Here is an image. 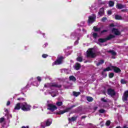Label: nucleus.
<instances>
[{
    "label": "nucleus",
    "instance_id": "1",
    "mask_svg": "<svg viewBox=\"0 0 128 128\" xmlns=\"http://www.w3.org/2000/svg\"><path fill=\"white\" fill-rule=\"evenodd\" d=\"M60 86H62L60 85H58L56 83H46L44 86L46 88H48L47 90V92L50 94L52 98H54V96L58 95V90H56V88H60Z\"/></svg>",
    "mask_w": 128,
    "mask_h": 128
},
{
    "label": "nucleus",
    "instance_id": "2",
    "mask_svg": "<svg viewBox=\"0 0 128 128\" xmlns=\"http://www.w3.org/2000/svg\"><path fill=\"white\" fill-rule=\"evenodd\" d=\"M80 30H76V32H73L71 33L70 34V38H72L74 39L75 38H77V40H76L74 43V45L76 46L77 44H78V40H80Z\"/></svg>",
    "mask_w": 128,
    "mask_h": 128
},
{
    "label": "nucleus",
    "instance_id": "3",
    "mask_svg": "<svg viewBox=\"0 0 128 128\" xmlns=\"http://www.w3.org/2000/svg\"><path fill=\"white\" fill-rule=\"evenodd\" d=\"M109 70H114V72H120V69L116 66H110L106 69H104V72H109Z\"/></svg>",
    "mask_w": 128,
    "mask_h": 128
},
{
    "label": "nucleus",
    "instance_id": "4",
    "mask_svg": "<svg viewBox=\"0 0 128 128\" xmlns=\"http://www.w3.org/2000/svg\"><path fill=\"white\" fill-rule=\"evenodd\" d=\"M21 109L24 112H28L30 110V106L26 102L20 103Z\"/></svg>",
    "mask_w": 128,
    "mask_h": 128
},
{
    "label": "nucleus",
    "instance_id": "5",
    "mask_svg": "<svg viewBox=\"0 0 128 128\" xmlns=\"http://www.w3.org/2000/svg\"><path fill=\"white\" fill-rule=\"evenodd\" d=\"M96 56L94 49L90 48L87 51V56L88 58H96Z\"/></svg>",
    "mask_w": 128,
    "mask_h": 128
},
{
    "label": "nucleus",
    "instance_id": "6",
    "mask_svg": "<svg viewBox=\"0 0 128 128\" xmlns=\"http://www.w3.org/2000/svg\"><path fill=\"white\" fill-rule=\"evenodd\" d=\"M52 119H48L46 122H42L41 123V128H45L46 126H50V124H52Z\"/></svg>",
    "mask_w": 128,
    "mask_h": 128
},
{
    "label": "nucleus",
    "instance_id": "7",
    "mask_svg": "<svg viewBox=\"0 0 128 128\" xmlns=\"http://www.w3.org/2000/svg\"><path fill=\"white\" fill-rule=\"evenodd\" d=\"M96 14H93L92 16H89L88 21V26H90V24H94V22H96Z\"/></svg>",
    "mask_w": 128,
    "mask_h": 128
},
{
    "label": "nucleus",
    "instance_id": "8",
    "mask_svg": "<svg viewBox=\"0 0 128 128\" xmlns=\"http://www.w3.org/2000/svg\"><path fill=\"white\" fill-rule=\"evenodd\" d=\"M62 60H64V57L62 56L58 57L57 60L52 64V66L62 64Z\"/></svg>",
    "mask_w": 128,
    "mask_h": 128
},
{
    "label": "nucleus",
    "instance_id": "9",
    "mask_svg": "<svg viewBox=\"0 0 128 128\" xmlns=\"http://www.w3.org/2000/svg\"><path fill=\"white\" fill-rule=\"evenodd\" d=\"M114 38V35L110 34L106 38L99 39L98 42H106V40H112V38Z\"/></svg>",
    "mask_w": 128,
    "mask_h": 128
},
{
    "label": "nucleus",
    "instance_id": "10",
    "mask_svg": "<svg viewBox=\"0 0 128 128\" xmlns=\"http://www.w3.org/2000/svg\"><path fill=\"white\" fill-rule=\"evenodd\" d=\"M56 108H58L52 104H48V110H49L51 112H54Z\"/></svg>",
    "mask_w": 128,
    "mask_h": 128
},
{
    "label": "nucleus",
    "instance_id": "11",
    "mask_svg": "<svg viewBox=\"0 0 128 128\" xmlns=\"http://www.w3.org/2000/svg\"><path fill=\"white\" fill-rule=\"evenodd\" d=\"M72 46H70L64 50V52H66V56H70V54L72 52H70V50H72Z\"/></svg>",
    "mask_w": 128,
    "mask_h": 128
},
{
    "label": "nucleus",
    "instance_id": "12",
    "mask_svg": "<svg viewBox=\"0 0 128 128\" xmlns=\"http://www.w3.org/2000/svg\"><path fill=\"white\" fill-rule=\"evenodd\" d=\"M108 94L109 96H114L116 94V92H114V90L112 89H108Z\"/></svg>",
    "mask_w": 128,
    "mask_h": 128
},
{
    "label": "nucleus",
    "instance_id": "13",
    "mask_svg": "<svg viewBox=\"0 0 128 128\" xmlns=\"http://www.w3.org/2000/svg\"><path fill=\"white\" fill-rule=\"evenodd\" d=\"M128 98V90L126 91L124 94V95L122 96V100H124V102H126V100H127Z\"/></svg>",
    "mask_w": 128,
    "mask_h": 128
},
{
    "label": "nucleus",
    "instance_id": "14",
    "mask_svg": "<svg viewBox=\"0 0 128 128\" xmlns=\"http://www.w3.org/2000/svg\"><path fill=\"white\" fill-rule=\"evenodd\" d=\"M104 8H102L100 9L98 14L99 16H104Z\"/></svg>",
    "mask_w": 128,
    "mask_h": 128
},
{
    "label": "nucleus",
    "instance_id": "15",
    "mask_svg": "<svg viewBox=\"0 0 128 128\" xmlns=\"http://www.w3.org/2000/svg\"><path fill=\"white\" fill-rule=\"evenodd\" d=\"M112 32L116 36H120V32L118 31V29L114 28L112 30Z\"/></svg>",
    "mask_w": 128,
    "mask_h": 128
},
{
    "label": "nucleus",
    "instance_id": "16",
    "mask_svg": "<svg viewBox=\"0 0 128 128\" xmlns=\"http://www.w3.org/2000/svg\"><path fill=\"white\" fill-rule=\"evenodd\" d=\"M22 108V105H20V103H18L16 104L14 107V110H20Z\"/></svg>",
    "mask_w": 128,
    "mask_h": 128
},
{
    "label": "nucleus",
    "instance_id": "17",
    "mask_svg": "<svg viewBox=\"0 0 128 128\" xmlns=\"http://www.w3.org/2000/svg\"><path fill=\"white\" fill-rule=\"evenodd\" d=\"M68 110H70V108H68L66 109V110H60L58 112V114H64V112H68Z\"/></svg>",
    "mask_w": 128,
    "mask_h": 128
},
{
    "label": "nucleus",
    "instance_id": "18",
    "mask_svg": "<svg viewBox=\"0 0 128 128\" xmlns=\"http://www.w3.org/2000/svg\"><path fill=\"white\" fill-rule=\"evenodd\" d=\"M116 8H117L122 10V8H126V6L122 5V4H117Z\"/></svg>",
    "mask_w": 128,
    "mask_h": 128
},
{
    "label": "nucleus",
    "instance_id": "19",
    "mask_svg": "<svg viewBox=\"0 0 128 128\" xmlns=\"http://www.w3.org/2000/svg\"><path fill=\"white\" fill-rule=\"evenodd\" d=\"M80 68V64L78 63H76V64L74 66V69L76 70H78Z\"/></svg>",
    "mask_w": 128,
    "mask_h": 128
},
{
    "label": "nucleus",
    "instance_id": "20",
    "mask_svg": "<svg viewBox=\"0 0 128 128\" xmlns=\"http://www.w3.org/2000/svg\"><path fill=\"white\" fill-rule=\"evenodd\" d=\"M92 34L94 38V40H96V38H99V36H100L96 32H92Z\"/></svg>",
    "mask_w": 128,
    "mask_h": 128
},
{
    "label": "nucleus",
    "instance_id": "21",
    "mask_svg": "<svg viewBox=\"0 0 128 128\" xmlns=\"http://www.w3.org/2000/svg\"><path fill=\"white\" fill-rule=\"evenodd\" d=\"M93 29L94 30V32H100V30H102V28L94 26Z\"/></svg>",
    "mask_w": 128,
    "mask_h": 128
},
{
    "label": "nucleus",
    "instance_id": "22",
    "mask_svg": "<svg viewBox=\"0 0 128 128\" xmlns=\"http://www.w3.org/2000/svg\"><path fill=\"white\" fill-rule=\"evenodd\" d=\"M70 80H72V82H76V79L75 78V77L73 76H71L69 77Z\"/></svg>",
    "mask_w": 128,
    "mask_h": 128
},
{
    "label": "nucleus",
    "instance_id": "23",
    "mask_svg": "<svg viewBox=\"0 0 128 128\" xmlns=\"http://www.w3.org/2000/svg\"><path fill=\"white\" fill-rule=\"evenodd\" d=\"M104 60H100L98 63L96 64V65L97 66H100V64H104Z\"/></svg>",
    "mask_w": 128,
    "mask_h": 128
},
{
    "label": "nucleus",
    "instance_id": "24",
    "mask_svg": "<svg viewBox=\"0 0 128 128\" xmlns=\"http://www.w3.org/2000/svg\"><path fill=\"white\" fill-rule=\"evenodd\" d=\"M32 84L35 86H40V82H38V81H36L32 83Z\"/></svg>",
    "mask_w": 128,
    "mask_h": 128
},
{
    "label": "nucleus",
    "instance_id": "25",
    "mask_svg": "<svg viewBox=\"0 0 128 128\" xmlns=\"http://www.w3.org/2000/svg\"><path fill=\"white\" fill-rule=\"evenodd\" d=\"M80 92H73V95L74 96H80Z\"/></svg>",
    "mask_w": 128,
    "mask_h": 128
},
{
    "label": "nucleus",
    "instance_id": "26",
    "mask_svg": "<svg viewBox=\"0 0 128 128\" xmlns=\"http://www.w3.org/2000/svg\"><path fill=\"white\" fill-rule=\"evenodd\" d=\"M32 80H34V78H31L30 79V80H29V82H28V84L26 86L27 88H28V86H30V84H32Z\"/></svg>",
    "mask_w": 128,
    "mask_h": 128
},
{
    "label": "nucleus",
    "instance_id": "27",
    "mask_svg": "<svg viewBox=\"0 0 128 128\" xmlns=\"http://www.w3.org/2000/svg\"><path fill=\"white\" fill-rule=\"evenodd\" d=\"M108 4L110 6H114V2L113 1H110L109 2Z\"/></svg>",
    "mask_w": 128,
    "mask_h": 128
},
{
    "label": "nucleus",
    "instance_id": "28",
    "mask_svg": "<svg viewBox=\"0 0 128 128\" xmlns=\"http://www.w3.org/2000/svg\"><path fill=\"white\" fill-rule=\"evenodd\" d=\"M76 120V116H73L71 118H69V120H70V122H74Z\"/></svg>",
    "mask_w": 128,
    "mask_h": 128
},
{
    "label": "nucleus",
    "instance_id": "29",
    "mask_svg": "<svg viewBox=\"0 0 128 128\" xmlns=\"http://www.w3.org/2000/svg\"><path fill=\"white\" fill-rule=\"evenodd\" d=\"M37 82H39V84H40V82H42V78L40 76L36 77Z\"/></svg>",
    "mask_w": 128,
    "mask_h": 128
},
{
    "label": "nucleus",
    "instance_id": "30",
    "mask_svg": "<svg viewBox=\"0 0 128 128\" xmlns=\"http://www.w3.org/2000/svg\"><path fill=\"white\" fill-rule=\"evenodd\" d=\"M87 100L88 102H92V100H94V99L92 97L88 96L87 97Z\"/></svg>",
    "mask_w": 128,
    "mask_h": 128
},
{
    "label": "nucleus",
    "instance_id": "31",
    "mask_svg": "<svg viewBox=\"0 0 128 128\" xmlns=\"http://www.w3.org/2000/svg\"><path fill=\"white\" fill-rule=\"evenodd\" d=\"M115 19L116 20H122V16H120L116 15L115 16Z\"/></svg>",
    "mask_w": 128,
    "mask_h": 128
},
{
    "label": "nucleus",
    "instance_id": "32",
    "mask_svg": "<svg viewBox=\"0 0 128 128\" xmlns=\"http://www.w3.org/2000/svg\"><path fill=\"white\" fill-rule=\"evenodd\" d=\"M106 4H108V2L106 1H104L100 3V4L106 6Z\"/></svg>",
    "mask_w": 128,
    "mask_h": 128
},
{
    "label": "nucleus",
    "instance_id": "33",
    "mask_svg": "<svg viewBox=\"0 0 128 128\" xmlns=\"http://www.w3.org/2000/svg\"><path fill=\"white\" fill-rule=\"evenodd\" d=\"M120 82L121 84H126V80H124V79H122L121 80H120Z\"/></svg>",
    "mask_w": 128,
    "mask_h": 128
},
{
    "label": "nucleus",
    "instance_id": "34",
    "mask_svg": "<svg viewBox=\"0 0 128 128\" xmlns=\"http://www.w3.org/2000/svg\"><path fill=\"white\" fill-rule=\"evenodd\" d=\"M77 62H82V58L80 56H78L77 58Z\"/></svg>",
    "mask_w": 128,
    "mask_h": 128
},
{
    "label": "nucleus",
    "instance_id": "35",
    "mask_svg": "<svg viewBox=\"0 0 128 128\" xmlns=\"http://www.w3.org/2000/svg\"><path fill=\"white\" fill-rule=\"evenodd\" d=\"M56 106H62V102H57Z\"/></svg>",
    "mask_w": 128,
    "mask_h": 128
},
{
    "label": "nucleus",
    "instance_id": "36",
    "mask_svg": "<svg viewBox=\"0 0 128 128\" xmlns=\"http://www.w3.org/2000/svg\"><path fill=\"white\" fill-rule=\"evenodd\" d=\"M48 55L46 54H43L42 55V58H48Z\"/></svg>",
    "mask_w": 128,
    "mask_h": 128
},
{
    "label": "nucleus",
    "instance_id": "37",
    "mask_svg": "<svg viewBox=\"0 0 128 128\" xmlns=\"http://www.w3.org/2000/svg\"><path fill=\"white\" fill-rule=\"evenodd\" d=\"M101 100L104 102H108V100L106 98H102Z\"/></svg>",
    "mask_w": 128,
    "mask_h": 128
},
{
    "label": "nucleus",
    "instance_id": "38",
    "mask_svg": "<svg viewBox=\"0 0 128 128\" xmlns=\"http://www.w3.org/2000/svg\"><path fill=\"white\" fill-rule=\"evenodd\" d=\"M108 30H104L100 32V34H104V32H108Z\"/></svg>",
    "mask_w": 128,
    "mask_h": 128
},
{
    "label": "nucleus",
    "instance_id": "39",
    "mask_svg": "<svg viewBox=\"0 0 128 128\" xmlns=\"http://www.w3.org/2000/svg\"><path fill=\"white\" fill-rule=\"evenodd\" d=\"M110 52L112 54V56H116V52L114 50L110 51Z\"/></svg>",
    "mask_w": 128,
    "mask_h": 128
},
{
    "label": "nucleus",
    "instance_id": "40",
    "mask_svg": "<svg viewBox=\"0 0 128 128\" xmlns=\"http://www.w3.org/2000/svg\"><path fill=\"white\" fill-rule=\"evenodd\" d=\"M104 112H106V110H104V109H101V110H99V112H100V114H104Z\"/></svg>",
    "mask_w": 128,
    "mask_h": 128
},
{
    "label": "nucleus",
    "instance_id": "41",
    "mask_svg": "<svg viewBox=\"0 0 128 128\" xmlns=\"http://www.w3.org/2000/svg\"><path fill=\"white\" fill-rule=\"evenodd\" d=\"M4 122V118H0V122Z\"/></svg>",
    "mask_w": 128,
    "mask_h": 128
},
{
    "label": "nucleus",
    "instance_id": "42",
    "mask_svg": "<svg viewBox=\"0 0 128 128\" xmlns=\"http://www.w3.org/2000/svg\"><path fill=\"white\" fill-rule=\"evenodd\" d=\"M106 20H108V18H103L102 19V21L103 22H104Z\"/></svg>",
    "mask_w": 128,
    "mask_h": 128
},
{
    "label": "nucleus",
    "instance_id": "43",
    "mask_svg": "<svg viewBox=\"0 0 128 128\" xmlns=\"http://www.w3.org/2000/svg\"><path fill=\"white\" fill-rule=\"evenodd\" d=\"M106 126H109L110 124V120L106 121Z\"/></svg>",
    "mask_w": 128,
    "mask_h": 128
},
{
    "label": "nucleus",
    "instance_id": "44",
    "mask_svg": "<svg viewBox=\"0 0 128 128\" xmlns=\"http://www.w3.org/2000/svg\"><path fill=\"white\" fill-rule=\"evenodd\" d=\"M114 73H110V74H109V77L110 78H114Z\"/></svg>",
    "mask_w": 128,
    "mask_h": 128
},
{
    "label": "nucleus",
    "instance_id": "45",
    "mask_svg": "<svg viewBox=\"0 0 128 128\" xmlns=\"http://www.w3.org/2000/svg\"><path fill=\"white\" fill-rule=\"evenodd\" d=\"M18 100H24V98H18Z\"/></svg>",
    "mask_w": 128,
    "mask_h": 128
},
{
    "label": "nucleus",
    "instance_id": "46",
    "mask_svg": "<svg viewBox=\"0 0 128 128\" xmlns=\"http://www.w3.org/2000/svg\"><path fill=\"white\" fill-rule=\"evenodd\" d=\"M108 16H110V14H112V10H110L108 12Z\"/></svg>",
    "mask_w": 128,
    "mask_h": 128
},
{
    "label": "nucleus",
    "instance_id": "47",
    "mask_svg": "<svg viewBox=\"0 0 128 128\" xmlns=\"http://www.w3.org/2000/svg\"><path fill=\"white\" fill-rule=\"evenodd\" d=\"M7 116H8V118H12V114H8Z\"/></svg>",
    "mask_w": 128,
    "mask_h": 128
},
{
    "label": "nucleus",
    "instance_id": "48",
    "mask_svg": "<svg viewBox=\"0 0 128 128\" xmlns=\"http://www.w3.org/2000/svg\"><path fill=\"white\" fill-rule=\"evenodd\" d=\"M4 110L6 112L7 114H8V110L6 108H4Z\"/></svg>",
    "mask_w": 128,
    "mask_h": 128
},
{
    "label": "nucleus",
    "instance_id": "49",
    "mask_svg": "<svg viewBox=\"0 0 128 128\" xmlns=\"http://www.w3.org/2000/svg\"><path fill=\"white\" fill-rule=\"evenodd\" d=\"M38 105H34V106H33V108H38Z\"/></svg>",
    "mask_w": 128,
    "mask_h": 128
},
{
    "label": "nucleus",
    "instance_id": "50",
    "mask_svg": "<svg viewBox=\"0 0 128 128\" xmlns=\"http://www.w3.org/2000/svg\"><path fill=\"white\" fill-rule=\"evenodd\" d=\"M48 43H46L44 45H43V48H46V46H48Z\"/></svg>",
    "mask_w": 128,
    "mask_h": 128
},
{
    "label": "nucleus",
    "instance_id": "51",
    "mask_svg": "<svg viewBox=\"0 0 128 128\" xmlns=\"http://www.w3.org/2000/svg\"><path fill=\"white\" fill-rule=\"evenodd\" d=\"M82 32L84 34H86V30L82 29Z\"/></svg>",
    "mask_w": 128,
    "mask_h": 128
},
{
    "label": "nucleus",
    "instance_id": "52",
    "mask_svg": "<svg viewBox=\"0 0 128 128\" xmlns=\"http://www.w3.org/2000/svg\"><path fill=\"white\" fill-rule=\"evenodd\" d=\"M10 102L8 101L6 104V106H10Z\"/></svg>",
    "mask_w": 128,
    "mask_h": 128
},
{
    "label": "nucleus",
    "instance_id": "53",
    "mask_svg": "<svg viewBox=\"0 0 128 128\" xmlns=\"http://www.w3.org/2000/svg\"><path fill=\"white\" fill-rule=\"evenodd\" d=\"M84 22H82V23L80 24V26H84Z\"/></svg>",
    "mask_w": 128,
    "mask_h": 128
},
{
    "label": "nucleus",
    "instance_id": "54",
    "mask_svg": "<svg viewBox=\"0 0 128 128\" xmlns=\"http://www.w3.org/2000/svg\"><path fill=\"white\" fill-rule=\"evenodd\" d=\"M22 128H28V126H23Z\"/></svg>",
    "mask_w": 128,
    "mask_h": 128
},
{
    "label": "nucleus",
    "instance_id": "55",
    "mask_svg": "<svg viewBox=\"0 0 128 128\" xmlns=\"http://www.w3.org/2000/svg\"><path fill=\"white\" fill-rule=\"evenodd\" d=\"M110 26L114 27V25L112 24H110Z\"/></svg>",
    "mask_w": 128,
    "mask_h": 128
},
{
    "label": "nucleus",
    "instance_id": "56",
    "mask_svg": "<svg viewBox=\"0 0 128 128\" xmlns=\"http://www.w3.org/2000/svg\"><path fill=\"white\" fill-rule=\"evenodd\" d=\"M82 118H86V116H83L82 117Z\"/></svg>",
    "mask_w": 128,
    "mask_h": 128
},
{
    "label": "nucleus",
    "instance_id": "57",
    "mask_svg": "<svg viewBox=\"0 0 128 128\" xmlns=\"http://www.w3.org/2000/svg\"><path fill=\"white\" fill-rule=\"evenodd\" d=\"M42 34L44 38V36H46V34H44L43 33V34Z\"/></svg>",
    "mask_w": 128,
    "mask_h": 128
},
{
    "label": "nucleus",
    "instance_id": "58",
    "mask_svg": "<svg viewBox=\"0 0 128 128\" xmlns=\"http://www.w3.org/2000/svg\"><path fill=\"white\" fill-rule=\"evenodd\" d=\"M87 38H90V35H88Z\"/></svg>",
    "mask_w": 128,
    "mask_h": 128
},
{
    "label": "nucleus",
    "instance_id": "59",
    "mask_svg": "<svg viewBox=\"0 0 128 128\" xmlns=\"http://www.w3.org/2000/svg\"><path fill=\"white\" fill-rule=\"evenodd\" d=\"M38 32H40V34H42V32L40 31H38Z\"/></svg>",
    "mask_w": 128,
    "mask_h": 128
},
{
    "label": "nucleus",
    "instance_id": "60",
    "mask_svg": "<svg viewBox=\"0 0 128 128\" xmlns=\"http://www.w3.org/2000/svg\"><path fill=\"white\" fill-rule=\"evenodd\" d=\"M106 105H107V106H108V104H106Z\"/></svg>",
    "mask_w": 128,
    "mask_h": 128
},
{
    "label": "nucleus",
    "instance_id": "61",
    "mask_svg": "<svg viewBox=\"0 0 128 128\" xmlns=\"http://www.w3.org/2000/svg\"><path fill=\"white\" fill-rule=\"evenodd\" d=\"M0 128H2V127L0 126Z\"/></svg>",
    "mask_w": 128,
    "mask_h": 128
},
{
    "label": "nucleus",
    "instance_id": "62",
    "mask_svg": "<svg viewBox=\"0 0 128 128\" xmlns=\"http://www.w3.org/2000/svg\"><path fill=\"white\" fill-rule=\"evenodd\" d=\"M102 74H104V72H102Z\"/></svg>",
    "mask_w": 128,
    "mask_h": 128
},
{
    "label": "nucleus",
    "instance_id": "63",
    "mask_svg": "<svg viewBox=\"0 0 128 128\" xmlns=\"http://www.w3.org/2000/svg\"><path fill=\"white\" fill-rule=\"evenodd\" d=\"M105 76H106V74Z\"/></svg>",
    "mask_w": 128,
    "mask_h": 128
},
{
    "label": "nucleus",
    "instance_id": "64",
    "mask_svg": "<svg viewBox=\"0 0 128 128\" xmlns=\"http://www.w3.org/2000/svg\"><path fill=\"white\" fill-rule=\"evenodd\" d=\"M82 35L81 36H82Z\"/></svg>",
    "mask_w": 128,
    "mask_h": 128
}]
</instances>
